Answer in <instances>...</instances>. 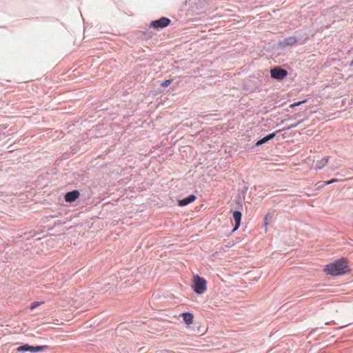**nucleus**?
I'll return each mask as SVG.
<instances>
[{
	"label": "nucleus",
	"mask_w": 353,
	"mask_h": 353,
	"mask_svg": "<svg viewBox=\"0 0 353 353\" xmlns=\"http://www.w3.org/2000/svg\"><path fill=\"white\" fill-rule=\"evenodd\" d=\"M324 270L327 274L333 276L342 275L348 270V266L347 261L341 259L327 265Z\"/></svg>",
	"instance_id": "nucleus-1"
},
{
	"label": "nucleus",
	"mask_w": 353,
	"mask_h": 353,
	"mask_svg": "<svg viewBox=\"0 0 353 353\" xmlns=\"http://www.w3.org/2000/svg\"><path fill=\"white\" fill-rule=\"evenodd\" d=\"M206 280L204 278L196 275L194 276L192 287L196 293L201 294L206 290Z\"/></svg>",
	"instance_id": "nucleus-2"
},
{
	"label": "nucleus",
	"mask_w": 353,
	"mask_h": 353,
	"mask_svg": "<svg viewBox=\"0 0 353 353\" xmlns=\"http://www.w3.org/2000/svg\"><path fill=\"white\" fill-rule=\"evenodd\" d=\"M287 75L288 71L280 66H276L270 70V76L274 79L283 80Z\"/></svg>",
	"instance_id": "nucleus-3"
},
{
	"label": "nucleus",
	"mask_w": 353,
	"mask_h": 353,
	"mask_svg": "<svg viewBox=\"0 0 353 353\" xmlns=\"http://www.w3.org/2000/svg\"><path fill=\"white\" fill-rule=\"evenodd\" d=\"M46 348V346H31L28 344H26L24 345L20 346L17 348V352H24V351H29L31 352H37L42 351Z\"/></svg>",
	"instance_id": "nucleus-4"
},
{
	"label": "nucleus",
	"mask_w": 353,
	"mask_h": 353,
	"mask_svg": "<svg viewBox=\"0 0 353 353\" xmlns=\"http://www.w3.org/2000/svg\"><path fill=\"white\" fill-rule=\"evenodd\" d=\"M282 130H278L271 134H269L268 135L264 137L263 138L259 139V141H257V142L256 143L255 145L256 146H260L267 142H268L269 141L272 140V139H274L275 137V136L279 133L280 132H281Z\"/></svg>",
	"instance_id": "nucleus-5"
},
{
	"label": "nucleus",
	"mask_w": 353,
	"mask_h": 353,
	"mask_svg": "<svg viewBox=\"0 0 353 353\" xmlns=\"http://www.w3.org/2000/svg\"><path fill=\"white\" fill-rule=\"evenodd\" d=\"M171 23V20L167 17H161L160 19L156 20L155 27L156 29L159 28H164L169 26Z\"/></svg>",
	"instance_id": "nucleus-6"
},
{
	"label": "nucleus",
	"mask_w": 353,
	"mask_h": 353,
	"mask_svg": "<svg viewBox=\"0 0 353 353\" xmlns=\"http://www.w3.org/2000/svg\"><path fill=\"white\" fill-rule=\"evenodd\" d=\"M241 216H242V214L240 211H239V210L234 211L233 219L235 222V225L232 229V232L236 231L239 228V226L241 225Z\"/></svg>",
	"instance_id": "nucleus-7"
},
{
	"label": "nucleus",
	"mask_w": 353,
	"mask_h": 353,
	"mask_svg": "<svg viewBox=\"0 0 353 353\" xmlns=\"http://www.w3.org/2000/svg\"><path fill=\"white\" fill-rule=\"evenodd\" d=\"M196 197L194 194H190L188 196L178 200V205L179 206H185L192 202H194L196 200Z\"/></svg>",
	"instance_id": "nucleus-8"
},
{
	"label": "nucleus",
	"mask_w": 353,
	"mask_h": 353,
	"mask_svg": "<svg viewBox=\"0 0 353 353\" xmlns=\"http://www.w3.org/2000/svg\"><path fill=\"white\" fill-rule=\"evenodd\" d=\"M297 42V39L294 37H289L279 42L281 47L292 46Z\"/></svg>",
	"instance_id": "nucleus-9"
},
{
	"label": "nucleus",
	"mask_w": 353,
	"mask_h": 353,
	"mask_svg": "<svg viewBox=\"0 0 353 353\" xmlns=\"http://www.w3.org/2000/svg\"><path fill=\"white\" fill-rule=\"evenodd\" d=\"M80 196V193L77 190L67 192L65 195V200L67 202H73Z\"/></svg>",
	"instance_id": "nucleus-10"
},
{
	"label": "nucleus",
	"mask_w": 353,
	"mask_h": 353,
	"mask_svg": "<svg viewBox=\"0 0 353 353\" xmlns=\"http://www.w3.org/2000/svg\"><path fill=\"white\" fill-rule=\"evenodd\" d=\"M329 160V157H325L322 158L321 160L317 161L316 163V168L318 170L323 169Z\"/></svg>",
	"instance_id": "nucleus-11"
},
{
	"label": "nucleus",
	"mask_w": 353,
	"mask_h": 353,
	"mask_svg": "<svg viewBox=\"0 0 353 353\" xmlns=\"http://www.w3.org/2000/svg\"><path fill=\"white\" fill-rule=\"evenodd\" d=\"M183 321L187 325H190L193 322V315L190 312H184L182 314Z\"/></svg>",
	"instance_id": "nucleus-12"
},
{
	"label": "nucleus",
	"mask_w": 353,
	"mask_h": 353,
	"mask_svg": "<svg viewBox=\"0 0 353 353\" xmlns=\"http://www.w3.org/2000/svg\"><path fill=\"white\" fill-rule=\"evenodd\" d=\"M43 302H34L32 303L31 306H30V310H33L34 308H36L37 307L39 306L40 305L43 304Z\"/></svg>",
	"instance_id": "nucleus-13"
},
{
	"label": "nucleus",
	"mask_w": 353,
	"mask_h": 353,
	"mask_svg": "<svg viewBox=\"0 0 353 353\" xmlns=\"http://www.w3.org/2000/svg\"><path fill=\"white\" fill-rule=\"evenodd\" d=\"M170 83L171 80H165V81L161 83V85L163 87H167L170 84Z\"/></svg>",
	"instance_id": "nucleus-14"
},
{
	"label": "nucleus",
	"mask_w": 353,
	"mask_h": 353,
	"mask_svg": "<svg viewBox=\"0 0 353 353\" xmlns=\"http://www.w3.org/2000/svg\"><path fill=\"white\" fill-rule=\"evenodd\" d=\"M305 101H306L305 100H303V101H301L295 102V103H294L291 104V105H290V107H291V108H294V107H295V106H298V105H301V103H304V102H305Z\"/></svg>",
	"instance_id": "nucleus-15"
},
{
	"label": "nucleus",
	"mask_w": 353,
	"mask_h": 353,
	"mask_svg": "<svg viewBox=\"0 0 353 353\" xmlns=\"http://www.w3.org/2000/svg\"><path fill=\"white\" fill-rule=\"evenodd\" d=\"M300 123H301V121H299V122H297V123H294V124H292V125H289L286 129L290 130V129L294 128L297 127V126H298V125H299Z\"/></svg>",
	"instance_id": "nucleus-16"
},
{
	"label": "nucleus",
	"mask_w": 353,
	"mask_h": 353,
	"mask_svg": "<svg viewBox=\"0 0 353 353\" xmlns=\"http://www.w3.org/2000/svg\"><path fill=\"white\" fill-rule=\"evenodd\" d=\"M336 181H338V180H337V179H331V180H330V181H325L324 183H325V184H326V185H329V184L333 183L336 182Z\"/></svg>",
	"instance_id": "nucleus-17"
},
{
	"label": "nucleus",
	"mask_w": 353,
	"mask_h": 353,
	"mask_svg": "<svg viewBox=\"0 0 353 353\" xmlns=\"http://www.w3.org/2000/svg\"><path fill=\"white\" fill-rule=\"evenodd\" d=\"M269 224V216L268 215H266L264 218V225L266 226Z\"/></svg>",
	"instance_id": "nucleus-18"
},
{
	"label": "nucleus",
	"mask_w": 353,
	"mask_h": 353,
	"mask_svg": "<svg viewBox=\"0 0 353 353\" xmlns=\"http://www.w3.org/2000/svg\"><path fill=\"white\" fill-rule=\"evenodd\" d=\"M150 27H154V21H152L150 22Z\"/></svg>",
	"instance_id": "nucleus-19"
},
{
	"label": "nucleus",
	"mask_w": 353,
	"mask_h": 353,
	"mask_svg": "<svg viewBox=\"0 0 353 353\" xmlns=\"http://www.w3.org/2000/svg\"><path fill=\"white\" fill-rule=\"evenodd\" d=\"M350 65H353V59H352V61L350 63Z\"/></svg>",
	"instance_id": "nucleus-20"
}]
</instances>
